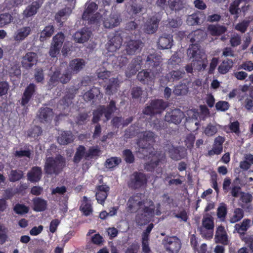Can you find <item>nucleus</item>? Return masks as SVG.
Returning <instances> with one entry per match:
<instances>
[{
	"label": "nucleus",
	"mask_w": 253,
	"mask_h": 253,
	"mask_svg": "<svg viewBox=\"0 0 253 253\" xmlns=\"http://www.w3.org/2000/svg\"><path fill=\"white\" fill-rule=\"evenodd\" d=\"M159 204L155 209V206L151 200L146 202L142 199L140 193H136L131 196L126 203V211L130 213H135L139 211L135 216V221L140 226L148 223L154 216H160L162 212Z\"/></svg>",
	"instance_id": "f257e3e1"
},
{
	"label": "nucleus",
	"mask_w": 253,
	"mask_h": 253,
	"mask_svg": "<svg viewBox=\"0 0 253 253\" xmlns=\"http://www.w3.org/2000/svg\"><path fill=\"white\" fill-rule=\"evenodd\" d=\"M66 158L61 155L55 157H49L45 159L44 171L47 175H57L60 174L66 167Z\"/></svg>",
	"instance_id": "f03ea898"
},
{
	"label": "nucleus",
	"mask_w": 253,
	"mask_h": 253,
	"mask_svg": "<svg viewBox=\"0 0 253 253\" xmlns=\"http://www.w3.org/2000/svg\"><path fill=\"white\" fill-rule=\"evenodd\" d=\"M163 58L161 55L155 51L147 55L145 64L154 76H160L163 71Z\"/></svg>",
	"instance_id": "7ed1b4c3"
},
{
	"label": "nucleus",
	"mask_w": 253,
	"mask_h": 253,
	"mask_svg": "<svg viewBox=\"0 0 253 253\" xmlns=\"http://www.w3.org/2000/svg\"><path fill=\"white\" fill-rule=\"evenodd\" d=\"M148 178L146 174L139 171H134L130 175L127 182L128 187L133 190L142 188L146 185Z\"/></svg>",
	"instance_id": "20e7f679"
},
{
	"label": "nucleus",
	"mask_w": 253,
	"mask_h": 253,
	"mask_svg": "<svg viewBox=\"0 0 253 253\" xmlns=\"http://www.w3.org/2000/svg\"><path fill=\"white\" fill-rule=\"evenodd\" d=\"M168 106V102L162 99L152 100L150 105L145 107L143 113L145 115L152 116L156 114H161Z\"/></svg>",
	"instance_id": "39448f33"
},
{
	"label": "nucleus",
	"mask_w": 253,
	"mask_h": 253,
	"mask_svg": "<svg viewBox=\"0 0 253 253\" xmlns=\"http://www.w3.org/2000/svg\"><path fill=\"white\" fill-rule=\"evenodd\" d=\"M123 31H115L108 37V41L106 44V49L108 52L113 53L119 49L123 42Z\"/></svg>",
	"instance_id": "423d86ee"
},
{
	"label": "nucleus",
	"mask_w": 253,
	"mask_h": 253,
	"mask_svg": "<svg viewBox=\"0 0 253 253\" xmlns=\"http://www.w3.org/2000/svg\"><path fill=\"white\" fill-rule=\"evenodd\" d=\"M213 229L214 221L212 217L210 215L204 216L202 219V227L199 228L202 236L206 238H212Z\"/></svg>",
	"instance_id": "0eeeda50"
},
{
	"label": "nucleus",
	"mask_w": 253,
	"mask_h": 253,
	"mask_svg": "<svg viewBox=\"0 0 253 253\" xmlns=\"http://www.w3.org/2000/svg\"><path fill=\"white\" fill-rule=\"evenodd\" d=\"M165 249L169 253H177L181 248L180 240L176 236L167 237L163 240Z\"/></svg>",
	"instance_id": "6e6552de"
},
{
	"label": "nucleus",
	"mask_w": 253,
	"mask_h": 253,
	"mask_svg": "<svg viewBox=\"0 0 253 253\" xmlns=\"http://www.w3.org/2000/svg\"><path fill=\"white\" fill-rule=\"evenodd\" d=\"M75 97L73 93L66 94L58 103L57 107L63 112L64 115H67L71 111L70 106L73 104V100Z\"/></svg>",
	"instance_id": "1a4fd4ad"
},
{
	"label": "nucleus",
	"mask_w": 253,
	"mask_h": 253,
	"mask_svg": "<svg viewBox=\"0 0 253 253\" xmlns=\"http://www.w3.org/2000/svg\"><path fill=\"white\" fill-rule=\"evenodd\" d=\"M143 45V42L139 39L130 40L126 42L125 49L128 55H132L140 52Z\"/></svg>",
	"instance_id": "9d476101"
},
{
	"label": "nucleus",
	"mask_w": 253,
	"mask_h": 253,
	"mask_svg": "<svg viewBox=\"0 0 253 253\" xmlns=\"http://www.w3.org/2000/svg\"><path fill=\"white\" fill-rule=\"evenodd\" d=\"M38 56L36 53L28 52L22 58L21 62L22 67L26 69H31L38 62Z\"/></svg>",
	"instance_id": "9b49d317"
},
{
	"label": "nucleus",
	"mask_w": 253,
	"mask_h": 253,
	"mask_svg": "<svg viewBox=\"0 0 253 253\" xmlns=\"http://www.w3.org/2000/svg\"><path fill=\"white\" fill-rule=\"evenodd\" d=\"M183 118V113L179 109H174L167 112L165 121L175 125L179 124Z\"/></svg>",
	"instance_id": "f8f14e48"
},
{
	"label": "nucleus",
	"mask_w": 253,
	"mask_h": 253,
	"mask_svg": "<svg viewBox=\"0 0 253 253\" xmlns=\"http://www.w3.org/2000/svg\"><path fill=\"white\" fill-rule=\"evenodd\" d=\"M142 64V56H138L133 58L126 71V76L129 78L132 76L134 75L139 69H140Z\"/></svg>",
	"instance_id": "ddd939ff"
},
{
	"label": "nucleus",
	"mask_w": 253,
	"mask_h": 253,
	"mask_svg": "<svg viewBox=\"0 0 253 253\" xmlns=\"http://www.w3.org/2000/svg\"><path fill=\"white\" fill-rule=\"evenodd\" d=\"M92 35L91 31L87 28H83L77 31L73 35L74 40L80 43H84L88 41Z\"/></svg>",
	"instance_id": "4468645a"
},
{
	"label": "nucleus",
	"mask_w": 253,
	"mask_h": 253,
	"mask_svg": "<svg viewBox=\"0 0 253 253\" xmlns=\"http://www.w3.org/2000/svg\"><path fill=\"white\" fill-rule=\"evenodd\" d=\"M160 19L156 16H152L148 18L144 26V32L148 34L155 33L158 28Z\"/></svg>",
	"instance_id": "2eb2a0df"
},
{
	"label": "nucleus",
	"mask_w": 253,
	"mask_h": 253,
	"mask_svg": "<svg viewBox=\"0 0 253 253\" xmlns=\"http://www.w3.org/2000/svg\"><path fill=\"white\" fill-rule=\"evenodd\" d=\"M36 90V86L33 83H30L25 88L21 99V105L25 106L30 101Z\"/></svg>",
	"instance_id": "dca6fc26"
},
{
	"label": "nucleus",
	"mask_w": 253,
	"mask_h": 253,
	"mask_svg": "<svg viewBox=\"0 0 253 253\" xmlns=\"http://www.w3.org/2000/svg\"><path fill=\"white\" fill-rule=\"evenodd\" d=\"M42 2L40 0H36L28 5L25 9L22 12V15L24 18H28L29 17L35 15L38 10L41 7Z\"/></svg>",
	"instance_id": "f3484780"
},
{
	"label": "nucleus",
	"mask_w": 253,
	"mask_h": 253,
	"mask_svg": "<svg viewBox=\"0 0 253 253\" xmlns=\"http://www.w3.org/2000/svg\"><path fill=\"white\" fill-rule=\"evenodd\" d=\"M53 112L52 109L48 107H42L39 111L37 116L41 123H48L53 117Z\"/></svg>",
	"instance_id": "a211bd4d"
},
{
	"label": "nucleus",
	"mask_w": 253,
	"mask_h": 253,
	"mask_svg": "<svg viewBox=\"0 0 253 253\" xmlns=\"http://www.w3.org/2000/svg\"><path fill=\"white\" fill-rule=\"evenodd\" d=\"M109 187L105 185L97 186L96 187V199L98 203L103 205L109 191Z\"/></svg>",
	"instance_id": "6ab92c4d"
},
{
	"label": "nucleus",
	"mask_w": 253,
	"mask_h": 253,
	"mask_svg": "<svg viewBox=\"0 0 253 253\" xmlns=\"http://www.w3.org/2000/svg\"><path fill=\"white\" fill-rule=\"evenodd\" d=\"M172 36L170 34H164L159 39L158 45L159 49L170 48L172 45Z\"/></svg>",
	"instance_id": "aec40b11"
},
{
	"label": "nucleus",
	"mask_w": 253,
	"mask_h": 253,
	"mask_svg": "<svg viewBox=\"0 0 253 253\" xmlns=\"http://www.w3.org/2000/svg\"><path fill=\"white\" fill-rule=\"evenodd\" d=\"M159 76H154L151 72H148L147 70L144 69L138 72L137 78L143 84H149L154 82L156 78Z\"/></svg>",
	"instance_id": "412c9836"
},
{
	"label": "nucleus",
	"mask_w": 253,
	"mask_h": 253,
	"mask_svg": "<svg viewBox=\"0 0 253 253\" xmlns=\"http://www.w3.org/2000/svg\"><path fill=\"white\" fill-rule=\"evenodd\" d=\"M84 65L85 62L83 59L76 58L70 62L67 68L73 74H76L83 69Z\"/></svg>",
	"instance_id": "4be33fe9"
},
{
	"label": "nucleus",
	"mask_w": 253,
	"mask_h": 253,
	"mask_svg": "<svg viewBox=\"0 0 253 253\" xmlns=\"http://www.w3.org/2000/svg\"><path fill=\"white\" fill-rule=\"evenodd\" d=\"M42 177V169L40 167L35 166L27 173V179L31 182H39Z\"/></svg>",
	"instance_id": "5701e85b"
},
{
	"label": "nucleus",
	"mask_w": 253,
	"mask_h": 253,
	"mask_svg": "<svg viewBox=\"0 0 253 253\" xmlns=\"http://www.w3.org/2000/svg\"><path fill=\"white\" fill-rule=\"evenodd\" d=\"M155 135L154 133L150 130H146L141 132L140 139L137 142L139 146L142 149L147 148L149 144L146 146H143L142 143L144 142H153L155 141Z\"/></svg>",
	"instance_id": "b1692460"
},
{
	"label": "nucleus",
	"mask_w": 253,
	"mask_h": 253,
	"mask_svg": "<svg viewBox=\"0 0 253 253\" xmlns=\"http://www.w3.org/2000/svg\"><path fill=\"white\" fill-rule=\"evenodd\" d=\"M79 209L83 214L85 216L92 214L93 211L91 202L86 196L83 197Z\"/></svg>",
	"instance_id": "393cba45"
},
{
	"label": "nucleus",
	"mask_w": 253,
	"mask_h": 253,
	"mask_svg": "<svg viewBox=\"0 0 253 253\" xmlns=\"http://www.w3.org/2000/svg\"><path fill=\"white\" fill-rule=\"evenodd\" d=\"M215 238L216 242L221 243L224 245H227L229 244L227 234L224 226H219L216 231Z\"/></svg>",
	"instance_id": "a878e982"
},
{
	"label": "nucleus",
	"mask_w": 253,
	"mask_h": 253,
	"mask_svg": "<svg viewBox=\"0 0 253 253\" xmlns=\"http://www.w3.org/2000/svg\"><path fill=\"white\" fill-rule=\"evenodd\" d=\"M31 28L29 26L23 27L17 30L14 35V39L16 42L25 40L31 33Z\"/></svg>",
	"instance_id": "bb28decb"
},
{
	"label": "nucleus",
	"mask_w": 253,
	"mask_h": 253,
	"mask_svg": "<svg viewBox=\"0 0 253 253\" xmlns=\"http://www.w3.org/2000/svg\"><path fill=\"white\" fill-rule=\"evenodd\" d=\"M205 18V15L203 12L197 11L188 16L187 23L191 26L199 25L201 23V20Z\"/></svg>",
	"instance_id": "cd10ccee"
},
{
	"label": "nucleus",
	"mask_w": 253,
	"mask_h": 253,
	"mask_svg": "<svg viewBox=\"0 0 253 253\" xmlns=\"http://www.w3.org/2000/svg\"><path fill=\"white\" fill-rule=\"evenodd\" d=\"M206 34L201 30L197 29L191 32L187 36V38L190 40L191 42L199 43L203 41L205 38Z\"/></svg>",
	"instance_id": "c85d7f7f"
},
{
	"label": "nucleus",
	"mask_w": 253,
	"mask_h": 253,
	"mask_svg": "<svg viewBox=\"0 0 253 253\" xmlns=\"http://www.w3.org/2000/svg\"><path fill=\"white\" fill-rule=\"evenodd\" d=\"M34 211L37 212L43 211L47 209V202L46 200L40 197H35L33 200Z\"/></svg>",
	"instance_id": "c756f323"
},
{
	"label": "nucleus",
	"mask_w": 253,
	"mask_h": 253,
	"mask_svg": "<svg viewBox=\"0 0 253 253\" xmlns=\"http://www.w3.org/2000/svg\"><path fill=\"white\" fill-rule=\"evenodd\" d=\"M74 140V135L71 131H64L58 137L57 141L61 145H67Z\"/></svg>",
	"instance_id": "7c9ffc66"
},
{
	"label": "nucleus",
	"mask_w": 253,
	"mask_h": 253,
	"mask_svg": "<svg viewBox=\"0 0 253 253\" xmlns=\"http://www.w3.org/2000/svg\"><path fill=\"white\" fill-rule=\"evenodd\" d=\"M100 107L103 111L107 120H109L111 119L112 114L117 109L116 105V102L113 100H111L109 102V104L106 107L104 106H100Z\"/></svg>",
	"instance_id": "2f4dec72"
},
{
	"label": "nucleus",
	"mask_w": 253,
	"mask_h": 253,
	"mask_svg": "<svg viewBox=\"0 0 253 253\" xmlns=\"http://www.w3.org/2000/svg\"><path fill=\"white\" fill-rule=\"evenodd\" d=\"M208 30L212 36H219L226 32L227 28L224 26L219 24H211L209 25Z\"/></svg>",
	"instance_id": "473e14b6"
},
{
	"label": "nucleus",
	"mask_w": 253,
	"mask_h": 253,
	"mask_svg": "<svg viewBox=\"0 0 253 253\" xmlns=\"http://www.w3.org/2000/svg\"><path fill=\"white\" fill-rule=\"evenodd\" d=\"M185 75L184 71L179 70H172L167 74L165 78L169 82H173L181 80Z\"/></svg>",
	"instance_id": "72a5a7b5"
},
{
	"label": "nucleus",
	"mask_w": 253,
	"mask_h": 253,
	"mask_svg": "<svg viewBox=\"0 0 253 253\" xmlns=\"http://www.w3.org/2000/svg\"><path fill=\"white\" fill-rule=\"evenodd\" d=\"M108 84L105 85L106 93L111 95L114 92L117 91L119 87L118 80L116 78H111L109 79Z\"/></svg>",
	"instance_id": "f704fd0d"
},
{
	"label": "nucleus",
	"mask_w": 253,
	"mask_h": 253,
	"mask_svg": "<svg viewBox=\"0 0 253 253\" xmlns=\"http://www.w3.org/2000/svg\"><path fill=\"white\" fill-rule=\"evenodd\" d=\"M54 27L53 25L49 24L46 26L42 30L40 36L41 42H44L50 38L54 32Z\"/></svg>",
	"instance_id": "c9c22d12"
},
{
	"label": "nucleus",
	"mask_w": 253,
	"mask_h": 253,
	"mask_svg": "<svg viewBox=\"0 0 253 253\" xmlns=\"http://www.w3.org/2000/svg\"><path fill=\"white\" fill-rule=\"evenodd\" d=\"M120 21L117 15H110L103 22L104 27L106 28H113L118 26Z\"/></svg>",
	"instance_id": "e433bc0d"
},
{
	"label": "nucleus",
	"mask_w": 253,
	"mask_h": 253,
	"mask_svg": "<svg viewBox=\"0 0 253 253\" xmlns=\"http://www.w3.org/2000/svg\"><path fill=\"white\" fill-rule=\"evenodd\" d=\"M227 212L228 210L226 204L224 203H220L217 209L216 215L217 218L221 222H224L226 221V217Z\"/></svg>",
	"instance_id": "4c0bfd02"
},
{
	"label": "nucleus",
	"mask_w": 253,
	"mask_h": 253,
	"mask_svg": "<svg viewBox=\"0 0 253 253\" xmlns=\"http://www.w3.org/2000/svg\"><path fill=\"white\" fill-rule=\"evenodd\" d=\"M100 91L98 87L93 86L89 90L84 93L83 95L84 99L85 101H89L96 97H98Z\"/></svg>",
	"instance_id": "58836bf2"
},
{
	"label": "nucleus",
	"mask_w": 253,
	"mask_h": 253,
	"mask_svg": "<svg viewBox=\"0 0 253 253\" xmlns=\"http://www.w3.org/2000/svg\"><path fill=\"white\" fill-rule=\"evenodd\" d=\"M251 220L246 218L244 219L241 224H236L235 229L240 234H244L250 226Z\"/></svg>",
	"instance_id": "ea45409f"
},
{
	"label": "nucleus",
	"mask_w": 253,
	"mask_h": 253,
	"mask_svg": "<svg viewBox=\"0 0 253 253\" xmlns=\"http://www.w3.org/2000/svg\"><path fill=\"white\" fill-rule=\"evenodd\" d=\"M233 65V62L232 59H227L226 60H224L218 66V71L221 74H225L229 71Z\"/></svg>",
	"instance_id": "a19ab883"
},
{
	"label": "nucleus",
	"mask_w": 253,
	"mask_h": 253,
	"mask_svg": "<svg viewBox=\"0 0 253 253\" xmlns=\"http://www.w3.org/2000/svg\"><path fill=\"white\" fill-rule=\"evenodd\" d=\"M71 13V10L68 7L64 8L60 10L57 13H56L55 16V20L57 23L59 24L60 27L63 26V21L62 20V18L66 15L67 14Z\"/></svg>",
	"instance_id": "79ce46f5"
},
{
	"label": "nucleus",
	"mask_w": 253,
	"mask_h": 253,
	"mask_svg": "<svg viewBox=\"0 0 253 253\" xmlns=\"http://www.w3.org/2000/svg\"><path fill=\"white\" fill-rule=\"evenodd\" d=\"M98 8L97 5L94 2H90L84 12L82 18L83 20H88L89 18V14L94 13Z\"/></svg>",
	"instance_id": "37998d69"
},
{
	"label": "nucleus",
	"mask_w": 253,
	"mask_h": 253,
	"mask_svg": "<svg viewBox=\"0 0 253 253\" xmlns=\"http://www.w3.org/2000/svg\"><path fill=\"white\" fill-rule=\"evenodd\" d=\"M85 148L83 145H79L77 148L75 156L73 158V162L75 164H78L85 154Z\"/></svg>",
	"instance_id": "c03bdc74"
},
{
	"label": "nucleus",
	"mask_w": 253,
	"mask_h": 253,
	"mask_svg": "<svg viewBox=\"0 0 253 253\" xmlns=\"http://www.w3.org/2000/svg\"><path fill=\"white\" fill-rule=\"evenodd\" d=\"M121 162L122 160L120 158L112 157L106 160L105 166L106 168L112 169L119 165Z\"/></svg>",
	"instance_id": "a18cd8bd"
},
{
	"label": "nucleus",
	"mask_w": 253,
	"mask_h": 253,
	"mask_svg": "<svg viewBox=\"0 0 253 253\" xmlns=\"http://www.w3.org/2000/svg\"><path fill=\"white\" fill-rule=\"evenodd\" d=\"M60 71L59 70H56L53 73L48 83L49 87L52 88L57 85L60 82Z\"/></svg>",
	"instance_id": "49530a36"
},
{
	"label": "nucleus",
	"mask_w": 253,
	"mask_h": 253,
	"mask_svg": "<svg viewBox=\"0 0 253 253\" xmlns=\"http://www.w3.org/2000/svg\"><path fill=\"white\" fill-rule=\"evenodd\" d=\"M23 176V171L21 170H11L9 174V180L14 182L20 180Z\"/></svg>",
	"instance_id": "de8ad7c7"
},
{
	"label": "nucleus",
	"mask_w": 253,
	"mask_h": 253,
	"mask_svg": "<svg viewBox=\"0 0 253 253\" xmlns=\"http://www.w3.org/2000/svg\"><path fill=\"white\" fill-rule=\"evenodd\" d=\"M244 215L243 210L240 208H237L234 210L233 215L230 218V222L234 223L238 222L243 218Z\"/></svg>",
	"instance_id": "09e8293b"
},
{
	"label": "nucleus",
	"mask_w": 253,
	"mask_h": 253,
	"mask_svg": "<svg viewBox=\"0 0 253 253\" xmlns=\"http://www.w3.org/2000/svg\"><path fill=\"white\" fill-rule=\"evenodd\" d=\"M42 130L41 127L34 126L28 130V136L37 138L42 134Z\"/></svg>",
	"instance_id": "8fccbe9b"
},
{
	"label": "nucleus",
	"mask_w": 253,
	"mask_h": 253,
	"mask_svg": "<svg viewBox=\"0 0 253 253\" xmlns=\"http://www.w3.org/2000/svg\"><path fill=\"white\" fill-rule=\"evenodd\" d=\"M13 211L16 214L22 215L29 212V208L24 204L18 203L14 206Z\"/></svg>",
	"instance_id": "3c124183"
},
{
	"label": "nucleus",
	"mask_w": 253,
	"mask_h": 253,
	"mask_svg": "<svg viewBox=\"0 0 253 253\" xmlns=\"http://www.w3.org/2000/svg\"><path fill=\"white\" fill-rule=\"evenodd\" d=\"M65 36L63 33L59 32L53 38L52 44L61 48L64 41Z\"/></svg>",
	"instance_id": "603ef678"
},
{
	"label": "nucleus",
	"mask_w": 253,
	"mask_h": 253,
	"mask_svg": "<svg viewBox=\"0 0 253 253\" xmlns=\"http://www.w3.org/2000/svg\"><path fill=\"white\" fill-rule=\"evenodd\" d=\"M100 153V149L98 146L90 147L85 154V158H93L98 156Z\"/></svg>",
	"instance_id": "864d4df0"
},
{
	"label": "nucleus",
	"mask_w": 253,
	"mask_h": 253,
	"mask_svg": "<svg viewBox=\"0 0 253 253\" xmlns=\"http://www.w3.org/2000/svg\"><path fill=\"white\" fill-rule=\"evenodd\" d=\"M12 19V16L8 13L0 14V27H3L5 25L9 24Z\"/></svg>",
	"instance_id": "5fc2aeb1"
},
{
	"label": "nucleus",
	"mask_w": 253,
	"mask_h": 253,
	"mask_svg": "<svg viewBox=\"0 0 253 253\" xmlns=\"http://www.w3.org/2000/svg\"><path fill=\"white\" fill-rule=\"evenodd\" d=\"M161 162L159 159L154 161H151L144 165V169L147 171L152 172L159 166Z\"/></svg>",
	"instance_id": "6e6d98bb"
},
{
	"label": "nucleus",
	"mask_w": 253,
	"mask_h": 253,
	"mask_svg": "<svg viewBox=\"0 0 253 253\" xmlns=\"http://www.w3.org/2000/svg\"><path fill=\"white\" fill-rule=\"evenodd\" d=\"M199 51L198 44H192L187 50V54L190 58H195L197 57L198 52Z\"/></svg>",
	"instance_id": "4d7b16f0"
},
{
	"label": "nucleus",
	"mask_w": 253,
	"mask_h": 253,
	"mask_svg": "<svg viewBox=\"0 0 253 253\" xmlns=\"http://www.w3.org/2000/svg\"><path fill=\"white\" fill-rule=\"evenodd\" d=\"M169 157L174 160H179L181 159L180 155V151L178 147L172 145L169 150Z\"/></svg>",
	"instance_id": "13d9d810"
},
{
	"label": "nucleus",
	"mask_w": 253,
	"mask_h": 253,
	"mask_svg": "<svg viewBox=\"0 0 253 253\" xmlns=\"http://www.w3.org/2000/svg\"><path fill=\"white\" fill-rule=\"evenodd\" d=\"M253 200L252 195L249 193L241 192L240 201L243 203L241 207L244 208L246 204L251 203Z\"/></svg>",
	"instance_id": "bf43d9fd"
},
{
	"label": "nucleus",
	"mask_w": 253,
	"mask_h": 253,
	"mask_svg": "<svg viewBox=\"0 0 253 253\" xmlns=\"http://www.w3.org/2000/svg\"><path fill=\"white\" fill-rule=\"evenodd\" d=\"M240 3V1L239 0H235L230 4L229 8L230 13L232 15H236V18L238 17V14L239 13V6Z\"/></svg>",
	"instance_id": "052dcab7"
},
{
	"label": "nucleus",
	"mask_w": 253,
	"mask_h": 253,
	"mask_svg": "<svg viewBox=\"0 0 253 253\" xmlns=\"http://www.w3.org/2000/svg\"><path fill=\"white\" fill-rule=\"evenodd\" d=\"M250 21L249 20H243L241 22L238 23L235 27V30L244 33L246 32L249 25Z\"/></svg>",
	"instance_id": "680f3d73"
},
{
	"label": "nucleus",
	"mask_w": 253,
	"mask_h": 253,
	"mask_svg": "<svg viewBox=\"0 0 253 253\" xmlns=\"http://www.w3.org/2000/svg\"><path fill=\"white\" fill-rule=\"evenodd\" d=\"M123 155L126 163L132 164L134 162V156L130 150H124L123 152Z\"/></svg>",
	"instance_id": "e2e57ef3"
},
{
	"label": "nucleus",
	"mask_w": 253,
	"mask_h": 253,
	"mask_svg": "<svg viewBox=\"0 0 253 253\" xmlns=\"http://www.w3.org/2000/svg\"><path fill=\"white\" fill-rule=\"evenodd\" d=\"M88 117L89 116L87 112L79 114L76 118V124L78 125H83L85 124Z\"/></svg>",
	"instance_id": "0e129e2a"
},
{
	"label": "nucleus",
	"mask_w": 253,
	"mask_h": 253,
	"mask_svg": "<svg viewBox=\"0 0 253 253\" xmlns=\"http://www.w3.org/2000/svg\"><path fill=\"white\" fill-rule=\"evenodd\" d=\"M104 114L103 111L100 107L94 110L93 111V118L92 119V123L93 124H98L100 120L101 117Z\"/></svg>",
	"instance_id": "69168bd1"
},
{
	"label": "nucleus",
	"mask_w": 253,
	"mask_h": 253,
	"mask_svg": "<svg viewBox=\"0 0 253 253\" xmlns=\"http://www.w3.org/2000/svg\"><path fill=\"white\" fill-rule=\"evenodd\" d=\"M73 74L67 68L62 76L60 77V82L62 84L68 83L71 79Z\"/></svg>",
	"instance_id": "338daca9"
},
{
	"label": "nucleus",
	"mask_w": 253,
	"mask_h": 253,
	"mask_svg": "<svg viewBox=\"0 0 253 253\" xmlns=\"http://www.w3.org/2000/svg\"><path fill=\"white\" fill-rule=\"evenodd\" d=\"M217 131V128L215 126L209 124L205 128L204 132L208 136H211L214 135Z\"/></svg>",
	"instance_id": "774afa93"
}]
</instances>
